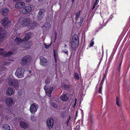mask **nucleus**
Masks as SVG:
<instances>
[{
	"mask_svg": "<svg viewBox=\"0 0 130 130\" xmlns=\"http://www.w3.org/2000/svg\"><path fill=\"white\" fill-rule=\"evenodd\" d=\"M38 25L36 22H32L29 18H20L15 26L16 29H19L21 27V25H26L27 28L29 29L33 28Z\"/></svg>",
	"mask_w": 130,
	"mask_h": 130,
	"instance_id": "1",
	"label": "nucleus"
},
{
	"mask_svg": "<svg viewBox=\"0 0 130 130\" xmlns=\"http://www.w3.org/2000/svg\"><path fill=\"white\" fill-rule=\"evenodd\" d=\"M32 33L31 32L27 33L25 35L24 38L23 39H20L18 37H16L15 38H13L15 43L18 44H20L21 46H23V42L25 40L27 41L31 38Z\"/></svg>",
	"mask_w": 130,
	"mask_h": 130,
	"instance_id": "2",
	"label": "nucleus"
},
{
	"mask_svg": "<svg viewBox=\"0 0 130 130\" xmlns=\"http://www.w3.org/2000/svg\"><path fill=\"white\" fill-rule=\"evenodd\" d=\"M79 42L77 35H74L73 37L70 47L73 50H75L79 45Z\"/></svg>",
	"mask_w": 130,
	"mask_h": 130,
	"instance_id": "3",
	"label": "nucleus"
},
{
	"mask_svg": "<svg viewBox=\"0 0 130 130\" xmlns=\"http://www.w3.org/2000/svg\"><path fill=\"white\" fill-rule=\"evenodd\" d=\"M8 83L9 85L14 87L18 86V81L14 79L12 77L10 76L7 79Z\"/></svg>",
	"mask_w": 130,
	"mask_h": 130,
	"instance_id": "4",
	"label": "nucleus"
},
{
	"mask_svg": "<svg viewBox=\"0 0 130 130\" xmlns=\"http://www.w3.org/2000/svg\"><path fill=\"white\" fill-rule=\"evenodd\" d=\"M24 73V69L19 67L17 69L15 74L18 78H21L23 77Z\"/></svg>",
	"mask_w": 130,
	"mask_h": 130,
	"instance_id": "5",
	"label": "nucleus"
},
{
	"mask_svg": "<svg viewBox=\"0 0 130 130\" xmlns=\"http://www.w3.org/2000/svg\"><path fill=\"white\" fill-rule=\"evenodd\" d=\"M46 95L50 97L52 95V93L53 90V88L52 87L50 86L49 87L45 85L44 87Z\"/></svg>",
	"mask_w": 130,
	"mask_h": 130,
	"instance_id": "6",
	"label": "nucleus"
},
{
	"mask_svg": "<svg viewBox=\"0 0 130 130\" xmlns=\"http://www.w3.org/2000/svg\"><path fill=\"white\" fill-rule=\"evenodd\" d=\"M38 108V105L36 103L32 104L30 107L29 110L32 114L35 113L37 111Z\"/></svg>",
	"mask_w": 130,
	"mask_h": 130,
	"instance_id": "7",
	"label": "nucleus"
},
{
	"mask_svg": "<svg viewBox=\"0 0 130 130\" xmlns=\"http://www.w3.org/2000/svg\"><path fill=\"white\" fill-rule=\"evenodd\" d=\"M13 54L12 51H10L8 52H6L4 49H0V55H2L6 57L10 56Z\"/></svg>",
	"mask_w": 130,
	"mask_h": 130,
	"instance_id": "8",
	"label": "nucleus"
},
{
	"mask_svg": "<svg viewBox=\"0 0 130 130\" xmlns=\"http://www.w3.org/2000/svg\"><path fill=\"white\" fill-rule=\"evenodd\" d=\"M30 58L29 56H26L23 58L21 61V63L22 65H25L30 62Z\"/></svg>",
	"mask_w": 130,
	"mask_h": 130,
	"instance_id": "9",
	"label": "nucleus"
},
{
	"mask_svg": "<svg viewBox=\"0 0 130 130\" xmlns=\"http://www.w3.org/2000/svg\"><path fill=\"white\" fill-rule=\"evenodd\" d=\"M5 102L6 104L9 106L13 105L15 103V101L10 97L6 98L5 100Z\"/></svg>",
	"mask_w": 130,
	"mask_h": 130,
	"instance_id": "10",
	"label": "nucleus"
},
{
	"mask_svg": "<svg viewBox=\"0 0 130 130\" xmlns=\"http://www.w3.org/2000/svg\"><path fill=\"white\" fill-rule=\"evenodd\" d=\"M32 8L30 5L25 7L22 10V12L23 14L29 13L31 11Z\"/></svg>",
	"mask_w": 130,
	"mask_h": 130,
	"instance_id": "11",
	"label": "nucleus"
},
{
	"mask_svg": "<svg viewBox=\"0 0 130 130\" xmlns=\"http://www.w3.org/2000/svg\"><path fill=\"white\" fill-rule=\"evenodd\" d=\"M25 5L24 2H18L16 3L15 7L17 8L21 9L23 8Z\"/></svg>",
	"mask_w": 130,
	"mask_h": 130,
	"instance_id": "12",
	"label": "nucleus"
},
{
	"mask_svg": "<svg viewBox=\"0 0 130 130\" xmlns=\"http://www.w3.org/2000/svg\"><path fill=\"white\" fill-rule=\"evenodd\" d=\"M48 127L50 129L52 128L53 126L54 120L52 118L47 119L46 121Z\"/></svg>",
	"mask_w": 130,
	"mask_h": 130,
	"instance_id": "13",
	"label": "nucleus"
},
{
	"mask_svg": "<svg viewBox=\"0 0 130 130\" xmlns=\"http://www.w3.org/2000/svg\"><path fill=\"white\" fill-rule=\"evenodd\" d=\"M10 21L8 18H5L2 20L1 22L3 26H6L10 23Z\"/></svg>",
	"mask_w": 130,
	"mask_h": 130,
	"instance_id": "14",
	"label": "nucleus"
},
{
	"mask_svg": "<svg viewBox=\"0 0 130 130\" xmlns=\"http://www.w3.org/2000/svg\"><path fill=\"white\" fill-rule=\"evenodd\" d=\"M15 92V90L11 88H8L6 91V94L8 96H11L14 94Z\"/></svg>",
	"mask_w": 130,
	"mask_h": 130,
	"instance_id": "15",
	"label": "nucleus"
},
{
	"mask_svg": "<svg viewBox=\"0 0 130 130\" xmlns=\"http://www.w3.org/2000/svg\"><path fill=\"white\" fill-rule=\"evenodd\" d=\"M40 64L43 66H45L47 64V61L46 59L42 56L40 57Z\"/></svg>",
	"mask_w": 130,
	"mask_h": 130,
	"instance_id": "16",
	"label": "nucleus"
},
{
	"mask_svg": "<svg viewBox=\"0 0 130 130\" xmlns=\"http://www.w3.org/2000/svg\"><path fill=\"white\" fill-rule=\"evenodd\" d=\"M5 35V32L3 30L2 28L0 27V41L2 40Z\"/></svg>",
	"mask_w": 130,
	"mask_h": 130,
	"instance_id": "17",
	"label": "nucleus"
},
{
	"mask_svg": "<svg viewBox=\"0 0 130 130\" xmlns=\"http://www.w3.org/2000/svg\"><path fill=\"white\" fill-rule=\"evenodd\" d=\"M1 14L4 16L7 15L9 12V10L6 8H3L1 10Z\"/></svg>",
	"mask_w": 130,
	"mask_h": 130,
	"instance_id": "18",
	"label": "nucleus"
},
{
	"mask_svg": "<svg viewBox=\"0 0 130 130\" xmlns=\"http://www.w3.org/2000/svg\"><path fill=\"white\" fill-rule=\"evenodd\" d=\"M45 12V11L44 9H41L38 12V14L39 15H41V16H38V19L40 20L41 19L43 18L42 16L44 15Z\"/></svg>",
	"mask_w": 130,
	"mask_h": 130,
	"instance_id": "19",
	"label": "nucleus"
},
{
	"mask_svg": "<svg viewBox=\"0 0 130 130\" xmlns=\"http://www.w3.org/2000/svg\"><path fill=\"white\" fill-rule=\"evenodd\" d=\"M50 26L51 25L50 23H46L44 24L42 27L44 30H47L49 29Z\"/></svg>",
	"mask_w": 130,
	"mask_h": 130,
	"instance_id": "20",
	"label": "nucleus"
},
{
	"mask_svg": "<svg viewBox=\"0 0 130 130\" xmlns=\"http://www.w3.org/2000/svg\"><path fill=\"white\" fill-rule=\"evenodd\" d=\"M51 38L52 41L55 42L57 38V33L56 31L54 32L51 35Z\"/></svg>",
	"mask_w": 130,
	"mask_h": 130,
	"instance_id": "21",
	"label": "nucleus"
},
{
	"mask_svg": "<svg viewBox=\"0 0 130 130\" xmlns=\"http://www.w3.org/2000/svg\"><path fill=\"white\" fill-rule=\"evenodd\" d=\"M20 126L24 129H26L27 127V123L25 122L22 121L20 122Z\"/></svg>",
	"mask_w": 130,
	"mask_h": 130,
	"instance_id": "22",
	"label": "nucleus"
},
{
	"mask_svg": "<svg viewBox=\"0 0 130 130\" xmlns=\"http://www.w3.org/2000/svg\"><path fill=\"white\" fill-rule=\"evenodd\" d=\"M62 101H66L68 99L67 94H62L60 97Z\"/></svg>",
	"mask_w": 130,
	"mask_h": 130,
	"instance_id": "23",
	"label": "nucleus"
},
{
	"mask_svg": "<svg viewBox=\"0 0 130 130\" xmlns=\"http://www.w3.org/2000/svg\"><path fill=\"white\" fill-rule=\"evenodd\" d=\"M2 130H9L10 127L8 124H4L2 125Z\"/></svg>",
	"mask_w": 130,
	"mask_h": 130,
	"instance_id": "24",
	"label": "nucleus"
},
{
	"mask_svg": "<svg viewBox=\"0 0 130 130\" xmlns=\"http://www.w3.org/2000/svg\"><path fill=\"white\" fill-rule=\"evenodd\" d=\"M31 45V43L30 42L26 43L24 44L23 45V46L24 47L27 48L30 47Z\"/></svg>",
	"mask_w": 130,
	"mask_h": 130,
	"instance_id": "25",
	"label": "nucleus"
},
{
	"mask_svg": "<svg viewBox=\"0 0 130 130\" xmlns=\"http://www.w3.org/2000/svg\"><path fill=\"white\" fill-rule=\"evenodd\" d=\"M120 99L118 98V97L117 96L116 98V104L119 107L120 106Z\"/></svg>",
	"mask_w": 130,
	"mask_h": 130,
	"instance_id": "26",
	"label": "nucleus"
},
{
	"mask_svg": "<svg viewBox=\"0 0 130 130\" xmlns=\"http://www.w3.org/2000/svg\"><path fill=\"white\" fill-rule=\"evenodd\" d=\"M99 0H95V2L93 6L92 9V10H93L95 8V6L98 5L99 2Z\"/></svg>",
	"mask_w": 130,
	"mask_h": 130,
	"instance_id": "27",
	"label": "nucleus"
},
{
	"mask_svg": "<svg viewBox=\"0 0 130 130\" xmlns=\"http://www.w3.org/2000/svg\"><path fill=\"white\" fill-rule=\"evenodd\" d=\"M74 77L76 80H78L79 79V77L78 74L75 73L74 74Z\"/></svg>",
	"mask_w": 130,
	"mask_h": 130,
	"instance_id": "28",
	"label": "nucleus"
},
{
	"mask_svg": "<svg viewBox=\"0 0 130 130\" xmlns=\"http://www.w3.org/2000/svg\"><path fill=\"white\" fill-rule=\"evenodd\" d=\"M30 119L33 122H35L36 120V119L34 116H31L30 118Z\"/></svg>",
	"mask_w": 130,
	"mask_h": 130,
	"instance_id": "29",
	"label": "nucleus"
},
{
	"mask_svg": "<svg viewBox=\"0 0 130 130\" xmlns=\"http://www.w3.org/2000/svg\"><path fill=\"white\" fill-rule=\"evenodd\" d=\"M94 44V42L93 41V38L91 41L90 43V46H93Z\"/></svg>",
	"mask_w": 130,
	"mask_h": 130,
	"instance_id": "30",
	"label": "nucleus"
},
{
	"mask_svg": "<svg viewBox=\"0 0 130 130\" xmlns=\"http://www.w3.org/2000/svg\"><path fill=\"white\" fill-rule=\"evenodd\" d=\"M50 82V79L48 78H47L45 80V84L46 85H48Z\"/></svg>",
	"mask_w": 130,
	"mask_h": 130,
	"instance_id": "31",
	"label": "nucleus"
},
{
	"mask_svg": "<svg viewBox=\"0 0 130 130\" xmlns=\"http://www.w3.org/2000/svg\"><path fill=\"white\" fill-rule=\"evenodd\" d=\"M84 21V18H81L80 19V22L78 24L79 26H80L82 23V22H83Z\"/></svg>",
	"mask_w": 130,
	"mask_h": 130,
	"instance_id": "32",
	"label": "nucleus"
},
{
	"mask_svg": "<svg viewBox=\"0 0 130 130\" xmlns=\"http://www.w3.org/2000/svg\"><path fill=\"white\" fill-rule=\"evenodd\" d=\"M62 52L66 54L67 55H68V51L67 50H63L62 51Z\"/></svg>",
	"mask_w": 130,
	"mask_h": 130,
	"instance_id": "33",
	"label": "nucleus"
},
{
	"mask_svg": "<svg viewBox=\"0 0 130 130\" xmlns=\"http://www.w3.org/2000/svg\"><path fill=\"white\" fill-rule=\"evenodd\" d=\"M13 60H8V61H6V62L5 63H4L3 64L6 65H7L9 63H10V61L9 62V61H12Z\"/></svg>",
	"mask_w": 130,
	"mask_h": 130,
	"instance_id": "34",
	"label": "nucleus"
},
{
	"mask_svg": "<svg viewBox=\"0 0 130 130\" xmlns=\"http://www.w3.org/2000/svg\"><path fill=\"white\" fill-rule=\"evenodd\" d=\"M44 47L46 48V49H48L49 48V46L50 45V44H48V45H47L46 44L44 43Z\"/></svg>",
	"mask_w": 130,
	"mask_h": 130,
	"instance_id": "35",
	"label": "nucleus"
},
{
	"mask_svg": "<svg viewBox=\"0 0 130 130\" xmlns=\"http://www.w3.org/2000/svg\"><path fill=\"white\" fill-rule=\"evenodd\" d=\"M52 106L54 108H56L57 107V105L54 103H51Z\"/></svg>",
	"mask_w": 130,
	"mask_h": 130,
	"instance_id": "36",
	"label": "nucleus"
},
{
	"mask_svg": "<svg viewBox=\"0 0 130 130\" xmlns=\"http://www.w3.org/2000/svg\"><path fill=\"white\" fill-rule=\"evenodd\" d=\"M104 21H101L100 22H99V23L100 24V27H101V28H102V27H103V23Z\"/></svg>",
	"mask_w": 130,
	"mask_h": 130,
	"instance_id": "37",
	"label": "nucleus"
},
{
	"mask_svg": "<svg viewBox=\"0 0 130 130\" xmlns=\"http://www.w3.org/2000/svg\"><path fill=\"white\" fill-rule=\"evenodd\" d=\"M79 15V13H78L76 15V17L75 18V20L76 21H77V18H78Z\"/></svg>",
	"mask_w": 130,
	"mask_h": 130,
	"instance_id": "38",
	"label": "nucleus"
},
{
	"mask_svg": "<svg viewBox=\"0 0 130 130\" xmlns=\"http://www.w3.org/2000/svg\"><path fill=\"white\" fill-rule=\"evenodd\" d=\"M77 99L76 98L75 100V101L74 102V104L73 105V107H74L76 105V104H77Z\"/></svg>",
	"mask_w": 130,
	"mask_h": 130,
	"instance_id": "39",
	"label": "nucleus"
},
{
	"mask_svg": "<svg viewBox=\"0 0 130 130\" xmlns=\"http://www.w3.org/2000/svg\"><path fill=\"white\" fill-rule=\"evenodd\" d=\"M54 58H58V55L57 54H56L55 53V52H54Z\"/></svg>",
	"mask_w": 130,
	"mask_h": 130,
	"instance_id": "40",
	"label": "nucleus"
},
{
	"mask_svg": "<svg viewBox=\"0 0 130 130\" xmlns=\"http://www.w3.org/2000/svg\"><path fill=\"white\" fill-rule=\"evenodd\" d=\"M6 111L7 113L8 114H9L10 113L11 111L10 108H9V109H8Z\"/></svg>",
	"mask_w": 130,
	"mask_h": 130,
	"instance_id": "41",
	"label": "nucleus"
},
{
	"mask_svg": "<svg viewBox=\"0 0 130 130\" xmlns=\"http://www.w3.org/2000/svg\"><path fill=\"white\" fill-rule=\"evenodd\" d=\"M121 64H122V62H121L119 64V67L118 68V70L119 71L120 70L121 67Z\"/></svg>",
	"mask_w": 130,
	"mask_h": 130,
	"instance_id": "42",
	"label": "nucleus"
},
{
	"mask_svg": "<svg viewBox=\"0 0 130 130\" xmlns=\"http://www.w3.org/2000/svg\"><path fill=\"white\" fill-rule=\"evenodd\" d=\"M102 88V87H100L99 88V92L100 93H101Z\"/></svg>",
	"mask_w": 130,
	"mask_h": 130,
	"instance_id": "43",
	"label": "nucleus"
},
{
	"mask_svg": "<svg viewBox=\"0 0 130 130\" xmlns=\"http://www.w3.org/2000/svg\"><path fill=\"white\" fill-rule=\"evenodd\" d=\"M18 93L19 95L21 96L22 94V92L21 91H19L18 92Z\"/></svg>",
	"mask_w": 130,
	"mask_h": 130,
	"instance_id": "44",
	"label": "nucleus"
},
{
	"mask_svg": "<svg viewBox=\"0 0 130 130\" xmlns=\"http://www.w3.org/2000/svg\"><path fill=\"white\" fill-rule=\"evenodd\" d=\"M58 59V58H56L55 57V58H54V59H55V63H56L57 62V60Z\"/></svg>",
	"mask_w": 130,
	"mask_h": 130,
	"instance_id": "45",
	"label": "nucleus"
},
{
	"mask_svg": "<svg viewBox=\"0 0 130 130\" xmlns=\"http://www.w3.org/2000/svg\"><path fill=\"white\" fill-rule=\"evenodd\" d=\"M31 1V0H26V2L27 3H29Z\"/></svg>",
	"mask_w": 130,
	"mask_h": 130,
	"instance_id": "46",
	"label": "nucleus"
},
{
	"mask_svg": "<svg viewBox=\"0 0 130 130\" xmlns=\"http://www.w3.org/2000/svg\"><path fill=\"white\" fill-rule=\"evenodd\" d=\"M64 88H66V87L68 88V86L66 85H65L64 86Z\"/></svg>",
	"mask_w": 130,
	"mask_h": 130,
	"instance_id": "47",
	"label": "nucleus"
},
{
	"mask_svg": "<svg viewBox=\"0 0 130 130\" xmlns=\"http://www.w3.org/2000/svg\"><path fill=\"white\" fill-rule=\"evenodd\" d=\"M38 1L39 3H41L42 1V0H38Z\"/></svg>",
	"mask_w": 130,
	"mask_h": 130,
	"instance_id": "48",
	"label": "nucleus"
},
{
	"mask_svg": "<svg viewBox=\"0 0 130 130\" xmlns=\"http://www.w3.org/2000/svg\"><path fill=\"white\" fill-rule=\"evenodd\" d=\"M101 16L103 18H104V15H102L101 14Z\"/></svg>",
	"mask_w": 130,
	"mask_h": 130,
	"instance_id": "49",
	"label": "nucleus"
},
{
	"mask_svg": "<svg viewBox=\"0 0 130 130\" xmlns=\"http://www.w3.org/2000/svg\"><path fill=\"white\" fill-rule=\"evenodd\" d=\"M72 2L73 3L74 1V0H72Z\"/></svg>",
	"mask_w": 130,
	"mask_h": 130,
	"instance_id": "50",
	"label": "nucleus"
},
{
	"mask_svg": "<svg viewBox=\"0 0 130 130\" xmlns=\"http://www.w3.org/2000/svg\"><path fill=\"white\" fill-rule=\"evenodd\" d=\"M67 46V45H65V47H66Z\"/></svg>",
	"mask_w": 130,
	"mask_h": 130,
	"instance_id": "51",
	"label": "nucleus"
},
{
	"mask_svg": "<svg viewBox=\"0 0 130 130\" xmlns=\"http://www.w3.org/2000/svg\"><path fill=\"white\" fill-rule=\"evenodd\" d=\"M9 130H12V129H10Z\"/></svg>",
	"mask_w": 130,
	"mask_h": 130,
	"instance_id": "52",
	"label": "nucleus"
}]
</instances>
